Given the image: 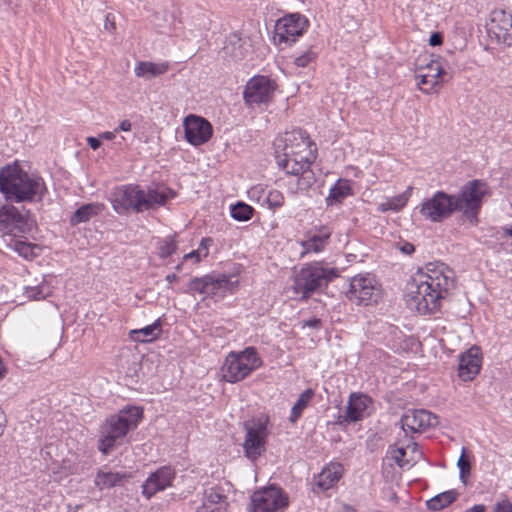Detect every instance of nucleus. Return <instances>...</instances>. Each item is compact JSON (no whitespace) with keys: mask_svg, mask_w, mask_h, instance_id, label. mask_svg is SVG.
Listing matches in <instances>:
<instances>
[{"mask_svg":"<svg viewBox=\"0 0 512 512\" xmlns=\"http://www.w3.org/2000/svg\"><path fill=\"white\" fill-rule=\"evenodd\" d=\"M277 164L287 174L297 176L296 192L308 190L316 181L310 166L316 159L317 149L302 129H293L274 141Z\"/></svg>","mask_w":512,"mask_h":512,"instance_id":"obj_2","label":"nucleus"},{"mask_svg":"<svg viewBox=\"0 0 512 512\" xmlns=\"http://www.w3.org/2000/svg\"><path fill=\"white\" fill-rule=\"evenodd\" d=\"M288 505V497L283 490L269 486L256 491L251 496L252 512H277Z\"/></svg>","mask_w":512,"mask_h":512,"instance_id":"obj_11","label":"nucleus"},{"mask_svg":"<svg viewBox=\"0 0 512 512\" xmlns=\"http://www.w3.org/2000/svg\"><path fill=\"white\" fill-rule=\"evenodd\" d=\"M352 194V182L348 179L340 178L330 188L329 194L326 197L325 201L328 206L339 205Z\"/></svg>","mask_w":512,"mask_h":512,"instance_id":"obj_24","label":"nucleus"},{"mask_svg":"<svg viewBox=\"0 0 512 512\" xmlns=\"http://www.w3.org/2000/svg\"><path fill=\"white\" fill-rule=\"evenodd\" d=\"M262 360L254 347H247L241 352H230L222 367L223 378L236 383L262 366Z\"/></svg>","mask_w":512,"mask_h":512,"instance_id":"obj_8","label":"nucleus"},{"mask_svg":"<svg viewBox=\"0 0 512 512\" xmlns=\"http://www.w3.org/2000/svg\"><path fill=\"white\" fill-rule=\"evenodd\" d=\"M512 25V14L505 12L504 10H494L491 13V21L488 27L489 33H497V29H505Z\"/></svg>","mask_w":512,"mask_h":512,"instance_id":"obj_32","label":"nucleus"},{"mask_svg":"<svg viewBox=\"0 0 512 512\" xmlns=\"http://www.w3.org/2000/svg\"><path fill=\"white\" fill-rule=\"evenodd\" d=\"M503 235L512 237V224L502 227Z\"/></svg>","mask_w":512,"mask_h":512,"instance_id":"obj_61","label":"nucleus"},{"mask_svg":"<svg viewBox=\"0 0 512 512\" xmlns=\"http://www.w3.org/2000/svg\"><path fill=\"white\" fill-rule=\"evenodd\" d=\"M87 143L93 150H97L101 146V138L88 137Z\"/></svg>","mask_w":512,"mask_h":512,"instance_id":"obj_56","label":"nucleus"},{"mask_svg":"<svg viewBox=\"0 0 512 512\" xmlns=\"http://www.w3.org/2000/svg\"><path fill=\"white\" fill-rule=\"evenodd\" d=\"M348 297L360 305H369L371 302H376L377 289L373 277L370 275L354 276L350 282Z\"/></svg>","mask_w":512,"mask_h":512,"instance_id":"obj_16","label":"nucleus"},{"mask_svg":"<svg viewBox=\"0 0 512 512\" xmlns=\"http://www.w3.org/2000/svg\"><path fill=\"white\" fill-rule=\"evenodd\" d=\"M162 331V322L160 319H157L152 324L141 329L131 330L129 338L134 342H152L161 336Z\"/></svg>","mask_w":512,"mask_h":512,"instance_id":"obj_25","label":"nucleus"},{"mask_svg":"<svg viewBox=\"0 0 512 512\" xmlns=\"http://www.w3.org/2000/svg\"><path fill=\"white\" fill-rule=\"evenodd\" d=\"M457 466L460 471V479L465 483V476L470 473L471 464L470 461L465 457V449H462V454L458 459Z\"/></svg>","mask_w":512,"mask_h":512,"instance_id":"obj_45","label":"nucleus"},{"mask_svg":"<svg viewBox=\"0 0 512 512\" xmlns=\"http://www.w3.org/2000/svg\"><path fill=\"white\" fill-rule=\"evenodd\" d=\"M224 498V495L211 488L205 492L203 505L208 508L210 505L220 504Z\"/></svg>","mask_w":512,"mask_h":512,"instance_id":"obj_43","label":"nucleus"},{"mask_svg":"<svg viewBox=\"0 0 512 512\" xmlns=\"http://www.w3.org/2000/svg\"><path fill=\"white\" fill-rule=\"evenodd\" d=\"M132 129V123L130 122V120L128 119H125V120H122L119 125L115 128V130L117 131V133L119 131H122V132H129L131 131Z\"/></svg>","mask_w":512,"mask_h":512,"instance_id":"obj_54","label":"nucleus"},{"mask_svg":"<svg viewBox=\"0 0 512 512\" xmlns=\"http://www.w3.org/2000/svg\"><path fill=\"white\" fill-rule=\"evenodd\" d=\"M116 134H117V131L114 129L113 131L103 132L99 136L101 139L110 141V140H113L116 138Z\"/></svg>","mask_w":512,"mask_h":512,"instance_id":"obj_57","label":"nucleus"},{"mask_svg":"<svg viewBox=\"0 0 512 512\" xmlns=\"http://www.w3.org/2000/svg\"><path fill=\"white\" fill-rule=\"evenodd\" d=\"M166 281L169 283L177 282L179 277L175 273L167 274L165 277Z\"/></svg>","mask_w":512,"mask_h":512,"instance_id":"obj_60","label":"nucleus"},{"mask_svg":"<svg viewBox=\"0 0 512 512\" xmlns=\"http://www.w3.org/2000/svg\"><path fill=\"white\" fill-rule=\"evenodd\" d=\"M401 428L405 434L407 432H421L427 428L438 424V417L425 409H414L406 411L401 419Z\"/></svg>","mask_w":512,"mask_h":512,"instance_id":"obj_17","label":"nucleus"},{"mask_svg":"<svg viewBox=\"0 0 512 512\" xmlns=\"http://www.w3.org/2000/svg\"><path fill=\"white\" fill-rule=\"evenodd\" d=\"M459 497V492L455 489L447 490L445 492L439 493L432 497L431 499L426 501V506L431 511H440L446 507H448L450 504H452L454 501L457 500Z\"/></svg>","mask_w":512,"mask_h":512,"instance_id":"obj_29","label":"nucleus"},{"mask_svg":"<svg viewBox=\"0 0 512 512\" xmlns=\"http://www.w3.org/2000/svg\"><path fill=\"white\" fill-rule=\"evenodd\" d=\"M212 245V239L211 238H203L197 248L198 251H200L203 254V258L208 256L209 248Z\"/></svg>","mask_w":512,"mask_h":512,"instance_id":"obj_49","label":"nucleus"},{"mask_svg":"<svg viewBox=\"0 0 512 512\" xmlns=\"http://www.w3.org/2000/svg\"><path fill=\"white\" fill-rule=\"evenodd\" d=\"M405 448L408 449V458L411 459L413 465L419 460L421 459L422 457V452L420 451L419 449V446L417 443L415 442H411L409 441L406 445H405Z\"/></svg>","mask_w":512,"mask_h":512,"instance_id":"obj_46","label":"nucleus"},{"mask_svg":"<svg viewBox=\"0 0 512 512\" xmlns=\"http://www.w3.org/2000/svg\"><path fill=\"white\" fill-rule=\"evenodd\" d=\"M269 418L261 415L244 423L246 431L243 448L245 455L250 460H256L264 451L268 437Z\"/></svg>","mask_w":512,"mask_h":512,"instance_id":"obj_9","label":"nucleus"},{"mask_svg":"<svg viewBox=\"0 0 512 512\" xmlns=\"http://www.w3.org/2000/svg\"><path fill=\"white\" fill-rule=\"evenodd\" d=\"M498 43L505 44L507 46L512 45V25L505 29H497V33L494 34Z\"/></svg>","mask_w":512,"mask_h":512,"instance_id":"obj_44","label":"nucleus"},{"mask_svg":"<svg viewBox=\"0 0 512 512\" xmlns=\"http://www.w3.org/2000/svg\"><path fill=\"white\" fill-rule=\"evenodd\" d=\"M169 69L168 62L154 63L150 61H140L134 68L137 77L151 79L156 76L165 74Z\"/></svg>","mask_w":512,"mask_h":512,"instance_id":"obj_26","label":"nucleus"},{"mask_svg":"<svg viewBox=\"0 0 512 512\" xmlns=\"http://www.w3.org/2000/svg\"><path fill=\"white\" fill-rule=\"evenodd\" d=\"M143 417V409L138 406H126L117 414L106 418L100 426L98 449L109 454L122 441L130 430L135 429Z\"/></svg>","mask_w":512,"mask_h":512,"instance_id":"obj_6","label":"nucleus"},{"mask_svg":"<svg viewBox=\"0 0 512 512\" xmlns=\"http://www.w3.org/2000/svg\"><path fill=\"white\" fill-rule=\"evenodd\" d=\"M315 392L313 389L308 388L304 390L294 403L291 409V413L289 416V421L291 423H295L302 416L303 411L308 407L309 403L312 401Z\"/></svg>","mask_w":512,"mask_h":512,"instance_id":"obj_30","label":"nucleus"},{"mask_svg":"<svg viewBox=\"0 0 512 512\" xmlns=\"http://www.w3.org/2000/svg\"><path fill=\"white\" fill-rule=\"evenodd\" d=\"M343 467L339 463H330L325 466L319 474L313 478L314 493H320L329 490L341 479Z\"/></svg>","mask_w":512,"mask_h":512,"instance_id":"obj_21","label":"nucleus"},{"mask_svg":"<svg viewBox=\"0 0 512 512\" xmlns=\"http://www.w3.org/2000/svg\"><path fill=\"white\" fill-rule=\"evenodd\" d=\"M275 83L266 76L251 78L244 89L243 97L249 105L267 103L273 95Z\"/></svg>","mask_w":512,"mask_h":512,"instance_id":"obj_15","label":"nucleus"},{"mask_svg":"<svg viewBox=\"0 0 512 512\" xmlns=\"http://www.w3.org/2000/svg\"><path fill=\"white\" fill-rule=\"evenodd\" d=\"M489 194L488 185L481 180H472L462 186L456 194L436 191L430 198L422 202L419 213L432 223H440L454 212H460L461 218L470 225L479 223V212L483 199Z\"/></svg>","mask_w":512,"mask_h":512,"instance_id":"obj_1","label":"nucleus"},{"mask_svg":"<svg viewBox=\"0 0 512 512\" xmlns=\"http://www.w3.org/2000/svg\"><path fill=\"white\" fill-rule=\"evenodd\" d=\"M185 140L197 147L207 143L213 134L212 125L201 116L190 114L183 121Z\"/></svg>","mask_w":512,"mask_h":512,"instance_id":"obj_14","label":"nucleus"},{"mask_svg":"<svg viewBox=\"0 0 512 512\" xmlns=\"http://www.w3.org/2000/svg\"><path fill=\"white\" fill-rule=\"evenodd\" d=\"M321 320L319 318L313 317L311 319L305 320L302 322V327H308L312 329H320L321 327Z\"/></svg>","mask_w":512,"mask_h":512,"instance_id":"obj_51","label":"nucleus"},{"mask_svg":"<svg viewBox=\"0 0 512 512\" xmlns=\"http://www.w3.org/2000/svg\"><path fill=\"white\" fill-rule=\"evenodd\" d=\"M428 69L431 72H435L434 74H430L429 81H431V86L422 89V92L425 94H430L435 91L436 86L439 84L440 78L444 75V69L438 63H431L428 65Z\"/></svg>","mask_w":512,"mask_h":512,"instance_id":"obj_36","label":"nucleus"},{"mask_svg":"<svg viewBox=\"0 0 512 512\" xmlns=\"http://www.w3.org/2000/svg\"><path fill=\"white\" fill-rule=\"evenodd\" d=\"M0 192L11 202L35 203L43 200L47 187L42 177L28 174L14 163L0 170Z\"/></svg>","mask_w":512,"mask_h":512,"instance_id":"obj_5","label":"nucleus"},{"mask_svg":"<svg viewBox=\"0 0 512 512\" xmlns=\"http://www.w3.org/2000/svg\"><path fill=\"white\" fill-rule=\"evenodd\" d=\"M442 43V35L438 32L436 33H433L431 36H430V39H429V44L431 46H438Z\"/></svg>","mask_w":512,"mask_h":512,"instance_id":"obj_55","label":"nucleus"},{"mask_svg":"<svg viewBox=\"0 0 512 512\" xmlns=\"http://www.w3.org/2000/svg\"><path fill=\"white\" fill-rule=\"evenodd\" d=\"M343 511L344 512H356V509L353 506H351V505L344 504L343 505Z\"/></svg>","mask_w":512,"mask_h":512,"instance_id":"obj_64","label":"nucleus"},{"mask_svg":"<svg viewBox=\"0 0 512 512\" xmlns=\"http://www.w3.org/2000/svg\"><path fill=\"white\" fill-rule=\"evenodd\" d=\"M238 282L232 281L230 276L220 275H207V297L208 296H223L226 292H233Z\"/></svg>","mask_w":512,"mask_h":512,"instance_id":"obj_23","label":"nucleus"},{"mask_svg":"<svg viewBox=\"0 0 512 512\" xmlns=\"http://www.w3.org/2000/svg\"><path fill=\"white\" fill-rule=\"evenodd\" d=\"M207 275L202 277H194L190 280L186 293L193 294L198 292L199 294L207 296Z\"/></svg>","mask_w":512,"mask_h":512,"instance_id":"obj_39","label":"nucleus"},{"mask_svg":"<svg viewBox=\"0 0 512 512\" xmlns=\"http://www.w3.org/2000/svg\"><path fill=\"white\" fill-rule=\"evenodd\" d=\"M175 197V192L163 185L148 186L146 189L139 185L126 184L115 187L110 193L113 210L120 214L142 213L155 210Z\"/></svg>","mask_w":512,"mask_h":512,"instance_id":"obj_4","label":"nucleus"},{"mask_svg":"<svg viewBox=\"0 0 512 512\" xmlns=\"http://www.w3.org/2000/svg\"><path fill=\"white\" fill-rule=\"evenodd\" d=\"M248 47L246 42L236 33L230 34L223 46V55L226 59L238 62L246 57Z\"/></svg>","mask_w":512,"mask_h":512,"instance_id":"obj_22","label":"nucleus"},{"mask_svg":"<svg viewBox=\"0 0 512 512\" xmlns=\"http://www.w3.org/2000/svg\"><path fill=\"white\" fill-rule=\"evenodd\" d=\"M482 365V355L478 347L473 346L459 357L458 376L464 381H472L479 373Z\"/></svg>","mask_w":512,"mask_h":512,"instance_id":"obj_19","label":"nucleus"},{"mask_svg":"<svg viewBox=\"0 0 512 512\" xmlns=\"http://www.w3.org/2000/svg\"><path fill=\"white\" fill-rule=\"evenodd\" d=\"M391 457L401 468H409L413 466L410 458H408V449L404 445H401L390 451Z\"/></svg>","mask_w":512,"mask_h":512,"instance_id":"obj_38","label":"nucleus"},{"mask_svg":"<svg viewBox=\"0 0 512 512\" xmlns=\"http://www.w3.org/2000/svg\"><path fill=\"white\" fill-rule=\"evenodd\" d=\"M491 512H512V503L504 498L495 502Z\"/></svg>","mask_w":512,"mask_h":512,"instance_id":"obj_47","label":"nucleus"},{"mask_svg":"<svg viewBox=\"0 0 512 512\" xmlns=\"http://www.w3.org/2000/svg\"><path fill=\"white\" fill-rule=\"evenodd\" d=\"M464 512H486V506L484 504H476Z\"/></svg>","mask_w":512,"mask_h":512,"instance_id":"obj_58","label":"nucleus"},{"mask_svg":"<svg viewBox=\"0 0 512 512\" xmlns=\"http://www.w3.org/2000/svg\"><path fill=\"white\" fill-rule=\"evenodd\" d=\"M308 27V20L299 13L287 14L275 23L273 41L278 46H291Z\"/></svg>","mask_w":512,"mask_h":512,"instance_id":"obj_10","label":"nucleus"},{"mask_svg":"<svg viewBox=\"0 0 512 512\" xmlns=\"http://www.w3.org/2000/svg\"><path fill=\"white\" fill-rule=\"evenodd\" d=\"M412 194V187L409 186L403 193H401V196H406V202H408L410 196Z\"/></svg>","mask_w":512,"mask_h":512,"instance_id":"obj_63","label":"nucleus"},{"mask_svg":"<svg viewBox=\"0 0 512 512\" xmlns=\"http://www.w3.org/2000/svg\"><path fill=\"white\" fill-rule=\"evenodd\" d=\"M339 276V271L324 261L305 264L295 273L291 287L295 296L302 300L308 299L313 293L328 286Z\"/></svg>","mask_w":512,"mask_h":512,"instance_id":"obj_7","label":"nucleus"},{"mask_svg":"<svg viewBox=\"0 0 512 512\" xmlns=\"http://www.w3.org/2000/svg\"><path fill=\"white\" fill-rule=\"evenodd\" d=\"M177 250V243L173 237L164 238L159 245V257L167 258L173 255Z\"/></svg>","mask_w":512,"mask_h":512,"instance_id":"obj_41","label":"nucleus"},{"mask_svg":"<svg viewBox=\"0 0 512 512\" xmlns=\"http://www.w3.org/2000/svg\"><path fill=\"white\" fill-rule=\"evenodd\" d=\"M6 242L9 248L16 251L25 259H31L36 255L34 250L37 249V245L18 239L17 236L11 237L10 235L9 240Z\"/></svg>","mask_w":512,"mask_h":512,"instance_id":"obj_31","label":"nucleus"},{"mask_svg":"<svg viewBox=\"0 0 512 512\" xmlns=\"http://www.w3.org/2000/svg\"><path fill=\"white\" fill-rule=\"evenodd\" d=\"M428 69L431 72H435L434 74H430L429 81H431V86L422 89V92L425 94H430L435 91L436 86L439 84L440 78L444 75V69L438 63H431L428 65Z\"/></svg>","mask_w":512,"mask_h":512,"instance_id":"obj_37","label":"nucleus"},{"mask_svg":"<svg viewBox=\"0 0 512 512\" xmlns=\"http://www.w3.org/2000/svg\"><path fill=\"white\" fill-rule=\"evenodd\" d=\"M412 194V187L409 186L403 193H401V196H406V202H408L410 196Z\"/></svg>","mask_w":512,"mask_h":512,"instance_id":"obj_62","label":"nucleus"},{"mask_svg":"<svg viewBox=\"0 0 512 512\" xmlns=\"http://www.w3.org/2000/svg\"><path fill=\"white\" fill-rule=\"evenodd\" d=\"M28 212H20L13 205H4L0 208V233H3L5 241L9 236L24 234L28 230Z\"/></svg>","mask_w":512,"mask_h":512,"instance_id":"obj_12","label":"nucleus"},{"mask_svg":"<svg viewBox=\"0 0 512 512\" xmlns=\"http://www.w3.org/2000/svg\"><path fill=\"white\" fill-rule=\"evenodd\" d=\"M333 230L327 225L316 226L307 233V238L301 242V256L309 253H321L329 244Z\"/></svg>","mask_w":512,"mask_h":512,"instance_id":"obj_20","label":"nucleus"},{"mask_svg":"<svg viewBox=\"0 0 512 512\" xmlns=\"http://www.w3.org/2000/svg\"><path fill=\"white\" fill-rule=\"evenodd\" d=\"M398 249L405 255H411L415 251V247L412 243L402 242L398 244Z\"/></svg>","mask_w":512,"mask_h":512,"instance_id":"obj_52","label":"nucleus"},{"mask_svg":"<svg viewBox=\"0 0 512 512\" xmlns=\"http://www.w3.org/2000/svg\"><path fill=\"white\" fill-rule=\"evenodd\" d=\"M264 202L262 205H267L269 209L280 208L284 205L285 198L281 191L270 189L264 195Z\"/></svg>","mask_w":512,"mask_h":512,"instance_id":"obj_35","label":"nucleus"},{"mask_svg":"<svg viewBox=\"0 0 512 512\" xmlns=\"http://www.w3.org/2000/svg\"><path fill=\"white\" fill-rule=\"evenodd\" d=\"M267 192L268 190H266L262 185H256L249 190V195L251 199L255 198L262 205L264 202L263 195Z\"/></svg>","mask_w":512,"mask_h":512,"instance_id":"obj_48","label":"nucleus"},{"mask_svg":"<svg viewBox=\"0 0 512 512\" xmlns=\"http://www.w3.org/2000/svg\"><path fill=\"white\" fill-rule=\"evenodd\" d=\"M454 271L442 262H429L420 269L409 284V303L420 314H430L440 307L454 288Z\"/></svg>","mask_w":512,"mask_h":512,"instance_id":"obj_3","label":"nucleus"},{"mask_svg":"<svg viewBox=\"0 0 512 512\" xmlns=\"http://www.w3.org/2000/svg\"><path fill=\"white\" fill-rule=\"evenodd\" d=\"M406 204H407L406 196L397 195V196H394V197H391V198L387 199L386 202L382 203L380 205V209L383 212L387 211V210H392L394 212H398Z\"/></svg>","mask_w":512,"mask_h":512,"instance_id":"obj_40","label":"nucleus"},{"mask_svg":"<svg viewBox=\"0 0 512 512\" xmlns=\"http://www.w3.org/2000/svg\"><path fill=\"white\" fill-rule=\"evenodd\" d=\"M202 258H203V254L196 249V250L191 251L188 254H185L183 256V261H187L189 259H193L195 263H199Z\"/></svg>","mask_w":512,"mask_h":512,"instance_id":"obj_53","label":"nucleus"},{"mask_svg":"<svg viewBox=\"0 0 512 512\" xmlns=\"http://www.w3.org/2000/svg\"><path fill=\"white\" fill-rule=\"evenodd\" d=\"M102 204L89 203L79 207L70 217V224L77 226L81 223L88 222L92 217L98 215L102 210Z\"/></svg>","mask_w":512,"mask_h":512,"instance_id":"obj_28","label":"nucleus"},{"mask_svg":"<svg viewBox=\"0 0 512 512\" xmlns=\"http://www.w3.org/2000/svg\"><path fill=\"white\" fill-rule=\"evenodd\" d=\"M371 403V398L364 394H350L345 412L343 415L339 416L338 423L340 425H347L363 420L367 415L366 411Z\"/></svg>","mask_w":512,"mask_h":512,"instance_id":"obj_18","label":"nucleus"},{"mask_svg":"<svg viewBox=\"0 0 512 512\" xmlns=\"http://www.w3.org/2000/svg\"><path fill=\"white\" fill-rule=\"evenodd\" d=\"M50 294V287L44 282L37 286H27L24 288V295L29 300H42L50 296Z\"/></svg>","mask_w":512,"mask_h":512,"instance_id":"obj_33","label":"nucleus"},{"mask_svg":"<svg viewBox=\"0 0 512 512\" xmlns=\"http://www.w3.org/2000/svg\"><path fill=\"white\" fill-rule=\"evenodd\" d=\"M5 423H6V418H5L4 412L0 409V436L4 432Z\"/></svg>","mask_w":512,"mask_h":512,"instance_id":"obj_59","label":"nucleus"},{"mask_svg":"<svg viewBox=\"0 0 512 512\" xmlns=\"http://www.w3.org/2000/svg\"><path fill=\"white\" fill-rule=\"evenodd\" d=\"M254 209L243 202H238L231 207V217L237 221H248L251 219Z\"/></svg>","mask_w":512,"mask_h":512,"instance_id":"obj_34","label":"nucleus"},{"mask_svg":"<svg viewBox=\"0 0 512 512\" xmlns=\"http://www.w3.org/2000/svg\"><path fill=\"white\" fill-rule=\"evenodd\" d=\"M127 478L124 473L100 470L95 476L94 483L97 488L104 490L121 485Z\"/></svg>","mask_w":512,"mask_h":512,"instance_id":"obj_27","label":"nucleus"},{"mask_svg":"<svg viewBox=\"0 0 512 512\" xmlns=\"http://www.w3.org/2000/svg\"><path fill=\"white\" fill-rule=\"evenodd\" d=\"M317 57L316 52L312 50V48H308L304 52H302L300 55L296 56L293 60V64L296 67L305 68L307 67L311 62L315 61Z\"/></svg>","mask_w":512,"mask_h":512,"instance_id":"obj_42","label":"nucleus"},{"mask_svg":"<svg viewBox=\"0 0 512 512\" xmlns=\"http://www.w3.org/2000/svg\"><path fill=\"white\" fill-rule=\"evenodd\" d=\"M429 77L430 74H421L416 76V79L418 80L417 84L421 91L422 89L431 86V81H429Z\"/></svg>","mask_w":512,"mask_h":512,"instance_id":"obj_50","label":"nucleus"},{"mask_svg":"<svg viewBox=\"0 0 512 512\" xmlns=\"http://www.w3.org/2000/svg\"><path fill=\"white\" fill-rule=\"evenodd\" d=\"M176 478V470L171 465H164L151 472L143 482L142 495L147 500L157 493L171 487Z\"/></svg>","mask_w":512,"mask_h":512,"instance_id":"obj_13","label":"nucleus"}]
</instances>
